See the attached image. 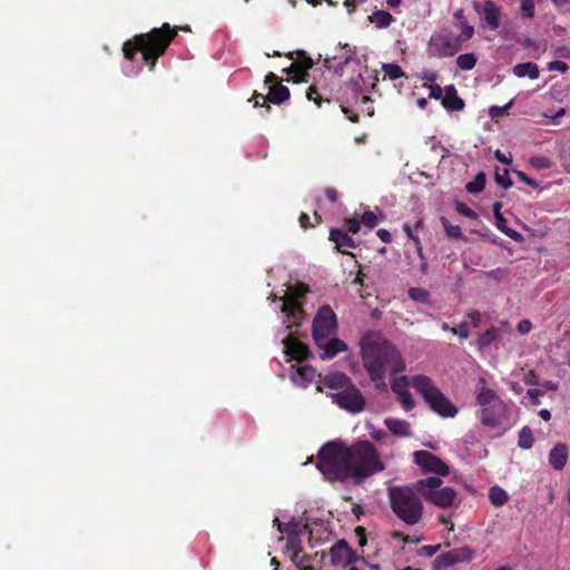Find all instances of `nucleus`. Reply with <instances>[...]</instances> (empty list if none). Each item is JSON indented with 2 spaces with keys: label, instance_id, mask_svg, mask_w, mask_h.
Masks as SVG:
<instances>
[{
  "label": "nucleus",
  "instance_id": "1",
  "mask_svg": "<svg viewBox=\"0 0 570 570\" xmlns=\"http://www.w3.org/2000/svg\"><path fill=\"white\" fill-rule=\"evenodd\" d=\"M361 354L365 370L374 386L380 391L387 390L386 373L394 375L405 368L404 361L396 347L377 332H371L363 336Z\"/></svg>",
  "mask_w": 570,
  "mask_h": 570
},
{
  "label": "nucleus",
  "instance_id": "2",
  "mask_svg": "<svg viewBox=\"0 0 570 570\" xmlns=\"http://www.w3.org/2000/svg\"><path fill=\"white\" fill-rule=\"evenodd\" d=\"M177 27H171L165 22L159 28H154L149 32L139 33L127 40L122 45L124 57L127 60H134L140 52L145 63L153 71L158 59L166 52L171 41L177 37Z\"/></svg>",
  "mask_w": 570,
  "mask_h": 570
},
{
  "label": "nucleus",
  "instance_id": "3",
  "mask_svg": "<svg viewBox=\"0 0 570 570\" xmlns=\"http://www.w3.org/2000/svg\"><path fill=\"white\" fill-rule=\"evenodd\" d=\"M317 469L330 481L352 479L348 446L336 442L325 444L318 452Z\"/></svg>",
  "mask_w": 570,
  "mask_h": 570
},
{
  "label": "nucleus",
  "instance_id": "4",
  "mask_svg": "<svg viewBox=\"0 0 570 570\" xmlns=\"http://www.w3.org/2000/svg\"><path fill=\"white\" fill-rule=\"evenodd\" d=\"M415 482L410 487H392L389 489L390 507L394 514L407 525L420 522L423 515V504Z\"/></svg>",
  "mask_w": 570,
  "mask_h": 570
},
{
  "label": "nucleus",
  "instance_id": "5",
  "mask_svg": "<svg viewBox=\"0 0 570 570\" xmlns=\"http://www.w3.org/2000/svg\"><path fill=\"white\" fill-rule=\"evenodd\" d=\"M352 479L355 484L385 469L374 444L370 441H360L348 446Z\"/></svg>",
  "mask_w": 570,
  "mask_h": 570
},
{
  "label": "nucleus",
  "instance_id": "6",
  "mask_svg": "<svg viewBox=\"0 0 570 570\" xmlns=\"http://www.w3.org/2000/svg\"><path fill=\"white\" fill-rule=\"evenodd\" d=\"M412 385L429 404L431 410L440 416L454 417L458 414V407L441 392L429 376L422 374L413 376Z\"/></svg>",
  "mask_w": 570,
  "mask_h": 570
},
{
  "label": "nucleus",
  "instance_id": "7",
  "mask_svg": "<svg viewBox=\"0 0 570 570\" xmlns=\"http://www.w3.org/2000/svg\"><path fill=\"white\" fill-rule=\"evenodd\" d=\"M443 481L439 476H429L415 481V489L431 504L450 509L459 505L460 499L458 492L451 487H442Z\"/></svg>",
  "mask_w": 570,
  "mask_h": 570
},
{
  "label": "nucleus",
  "instance_id": "8",
  "mask_svg": "<svg viewBox=\"0 0 570 570\" xmlns=\"http://www.w3.org/2000/svg\"><path fill=\"white\" fill-rule=\"evenodd\" d=\"M461 37L454 35L450 29L443 28L430 37L426 45V55L430 58H450L461 50Z\"/></svg>",
  "mask_w": 570,
  "mask_h": 570
},
{
  "label": "nucleus",
  "instance_id": "9",
  "mask_svg": "<svg viewBox=\"0 0 570 570\" xmlns=\"http://www.w3.org/2000/svg\"><path fill=\"white\" fill-rule=\"evenodd\" d=\"M336 330V315L333 309L322 306L313 320V338L315 342H324Z\"/></svg>",
  "mask_w": 570,
  "mask_h": 570
},
{
  "label": "nucleus",
  "instance_id": "10",
  "mask_svg": "<svg viewBox=\"0 0 570 570\" xmlns=\"http://www.w3.org/2000/svg\"><path fill=\"white\" fill-rule=\"evenodd\" d=\"M333 403L351 412L358 413L364 410L366 401L361 391L354 385L330 394Z\"/></svg>",
  "mask_w": 570,
  "mask_h": 570
},
{
  "label": "nucleus",
  "instance_id": "11",
  "mask_svg": "<svg viewBox=\"0 0 570 570\" xmlns=\"http://www.w3.org/2000/svg\"><path fill=\"white\" fill-rule=\"evenodd\" d=\"M265 82L269 83L268 95L265 97L263 95L254 94L252 97L254 107L264 106L266 105V101L279 105L289 99V89L286 86L277 82V76H275L273 72H269L266 76Z\"/></svg>",
  "mask_w": 570,
  "mask_h": 570
},
{
  "label": "nucleus",
  "instance_id": "12",
  "mask_svg": "<svg viewBox=\"0 0 570 570\" xmlns=\"http://www.w3.org/2000/svg\"><path fill=\"white\" fill-rule=\"evenodd\" d=\"M413 458L415 464H417L424 473H434L438 476L450 474L449 465L429 451H415Z\"/></svg>",
  "mask_w": 570,
  "mask_h": 570
},
{
  "label": "nucleus",
  "instance_id": "13",
  "mask_svg": "<svg viewBox=\"0 0 570 570\" xmlns=\"http://www.w3.org/2000/svg\"><path fill=\"white\" fill-rule=\"evenodd\" d=\"M304 294H291L289 296H283L279 299L282 301L281 304V311L286 316V328H291L293 326H297L303 317V308L301 303L298 302V296H302Z\"/></svg>",
  "mask_w": 570,
  "mask_h": 570
},
{
  "label": "nucleus",
  "instance_id": "14",
  "mask_svg": "<svg viewBox=\"0 0 570 570\" xmlns=\"http://www.w3.org/2000/svg\"><path fill=\"white\" fill-rule=\"evenodd\" d=\"M509 415V407L504 402L497 403L495 405L480 409V422L488 428H497L502 425Z\"/></svg>",
  "mask_w": 570,
  "mask_h": 570
},
{
  "label": "nucleus",
  "instance_id": "15",
  "mask_svg": "<svg viewBox=\"0 0 570 570\" xmlns=\"http://www.w3.org/2000/svg\"><path fill=\"white\" fill-rule=\"evenodd\" d=\"M473 550L470 549L469 547L452 549L448 552L440 554L434 560V569L441 570L444 568L452 567L456 563L468 562L473 558Z\"/></svg>",
  "mask_w": 570,
  "mask_h": 570
},
{
  "label": "nucleus",
  "instance_id": "16",
  "mask_svg": "<svg viewBox=\"0 0 570 570\" xmlns=\"http://www.w3.org/2000/svg\"><path fill=\"white\" fill-rule=\"evenodd\" d=\"M391 389L397 395V400L405 411H411L415 406V402L409 391V381L406 376L402 375L395 377L391 383Z\"/></svg>",
  "mask_w": 570,
  "mask_h": 570
},
{
  "label": "nucleus",
  "instance_id": "17",
  "mask_svg": "<svg viewBox=\"0 0 570 570\" xmlns=\"http://www.w3.org/2000/svg\"><path fill=\"white\" fill-rule=\"evenodd\" d=\"M302 534L291 535L285 538V553L289 554L291 561L298 568L308 560V556L302 554Z\"/></svg>",
  "mask_w": 570,
  "mask_h": 570
},
{
  "label": "nucleus",
  "instance_id": "18",
  "mask_svg": "<svg viewBox=\"0 0 570 570\" xmlns=\"http://www.w3.org/2000/svg\"><path fill=\"white\" fill-rule=\"evenodd\" d=\"M330 556L333 563L342 562L346 559V562H352L356 559L354 552L348 547L346 540L342 539L337 541L330 550Z\"/></svg>",
  "mask_w": 570,
  "mask_h": 570
},
{
  "label": "nucleus",
  "instance_id": "19",
  "mask_svg": "<svg viewBox=\"0 0 570 570\" xmlns=\"http://www.w3.org/2000/svg\"><path fill=\"white\" fill-rule=\"evenodd\" d=\"M284 352L289 358L305 360L309 354V350L303 343L287 336L283 338Z\"/></svg>",
  "mask_w": 570,
  "mask_h": 570
},
{
  "label": "nucleus",
  "instance_id": "20",
  "mask_svg": "<svg viewBox=\"0 0 570 570\" xmlns=\"http://www.w3.org/2000/svg\"><path fill=\"white\" fill-rule=\"evenodd\" d=\"M315 377V370L311 365H292L291 379L299 386H307Z\"/></svg>",
  "mask_w": 570,
  "mask_h": 570
},
{
  "label": "nucleus",
  "instance_id": "21",
  "mask_svg": "<svg viewBox=\"0 0 570 570\" xmlns=\"http://www.w3.org/2000/svg\"><path fill=\"white\" fill-rule=\"evenodd\" d=\"M442 106L449 111H460L464 108V100L458 96V91L454 85H449L444 87V97L442 98Z\"/></svg>",
  "mask_w": 570,
  "mask_h": 570
},
{
  "label": "nucleus",
  "instance_id": "22",
  "mask_svg": "<svg viewBox=\"0 0 570 570\" xmlns=\"http://www.w3.org/2000/svg\"><path fill=\"white\" fill-rule=\"evenodd\" d=\"M330 239L335 244V248L343 254H350L346 248H354L356 246L353 238L341 228H332Z\"/></svg>",
  "mask_w": 570,
  "mask_h": 570
},
{
  "label": "nucleus",
  "instance_id": "23",
  "mask_svg": "<svg viewBox=\"0 0 570 570\" xmlns=\"http://www.w3.org/2000/svg\"><path fill=\"white\" fill-rule=\"evenodd\" d=\"M568 461V445L566 443H557L549 452V463L552 469L560 471Z\"/></svg>",
  "mask_w": 570,
  "mask_h": 570
},
{
  "label": "nucleus",
  "instance_id": "24",
  "mask_svg": "<svg viewBox=\"0 0 570 570\" xmlns=\"http://www.w3.org/2000/svg\"><path fill=\"white\" fill-rule=\"evenodd\" d=\"M316 345L323 350L322 358H333L340 352L347 348V345L337 337L324 340V342H315Z\"/></svg>",
  "mask_w": 570,
  "mask_h": 570
},
{
  "label": "nucleus",
  "instance_id": "25",
  "mask_svg": "<svg viewBox=\"0 0 570 570\" xmlns=\"http://www.w3.org/2000/svg\"><path fill=\"white\" fill-rule=\"evenodd\" d=\"M484 20L491 30H497L500 27V7L492 0H487L483 3Z\"/></svg>",
  "mask_w": 570,
  "mask_h": 570
},
{
  "label": "nucleus",
  "instance_id": "26",
  "mask_svg": "<svg viewBox=\"0 0 570 570\" xmlns=\"http://www.w3.org/2000/svg\"><path fill=\"white\" fill-rule=\"evenodd\" d=\"M384 424L393 435L400 438H407L412 435L411 425L405 420L389 417L385 419Z\"/></svg>",
  "mask_w": 570,
  "mask_h": 570
},
{
  "label": "nucleus",
  "instance_id": "27",
  "mask_svg": "<svg viewBox=\"0 0 570 570\" xmlns=\"http://www.w3.org/2000/svg\"><path fill=\"white\" fill-rule=\"evenodd\" d=\"M323 383L326 387L335 390V392L342 391L353 384L347 375L338 372L327 374L324 377Z\"/></svg>",
  "mask_w": 570,
  "mask_h": 570
},
{
  "label": "nucleus",
  "instance_id": "28",
  "mask_svg": "<svg viewBox=\"0 0 570 570\" xmlns=\"http://www.w3.org/2000/svg\"><path fill=\"white\" fill-rule=\"evenodd\" d=\"M274 523L277 524V529L281 533L286 534V537L302 534L304 531L308 530L307 524H302L298 520L293 519L289 522H281L278 518L274 519Z\"/></svg>",
  "mask_w": 570,
  "mask_h": 570
},
{
  "label": "nucleus",
  "instance_id": "29",
  "mask_svg": "<svg viewBox=\"0 0 570 570\" xmlns=\"http://www.w3.org/2000/svg\"><path fill=\"white\" fill-rule=\"evenodd\" d=\"M512 71L518 78L529 77L532 80L537 79L540 75L537 63L531 61L515 65Z\"/></svg>",
  "mask_w": 570,
  "mask_h": 570
},
{
  "label": "nucleus",
  "instance_id": "30",
  "mask_svg": "<svg viewBox=\"0 0 570 570\" xmlns=\"http://www.w3.org/2000/svg\"><path fill=\"white\" fill-rule=\"evenodd\" d=\"M503 402L497 393L489 389V387H482L476 396V403L480 405L481 409L495 405L497 403Z\"/></svg>",
  "mask_w": 570,
  "mask_h": 570
},
{
  "label": "nucleus",
  "instance_id": "31",
  "mask_svg": "<svg viewBox=\"0 0 570 570\" xmlns=\"http://www.w3.org/2000/svg\"><path fill=\"white\" fill-rule=\"evenodd\" d=\"M368 20L374 23L377 28H387L394 20L393 16L385 10H375Z\"/></svg>",
  "mask_w": 570,
  "mask_h": 570
},
{
  "label": "nucleus",
  "instance_id": "32",
  "mask_svg": "<svg viewBox=\"0 0 570 570\" xmlns=\"http://www.w3.org/2000/svg\"><path fill=\"white\" fill-rule=\"evenodd\" d=\"M454 18L460 22L461 41L471 39L474 35V28L469 24L468 20L465 19L464 11L462 9L456 10L454 12Z\"/></svg>",
  "mask_w": 570,
  "mask_h": 570
},
{
  "label": "nucleus",
  "instance_id": "33",
  "mask_svg": "<svg viewBox=\"0 0 570 570\" xmlns=\"http://www.w3.org/2000/svg\"><path fill=\"white\" fill-rule=\"evenodd\" d=\"M498 334L499 330L493 326L483 332L476 342L479 350L484 351L489 347L498 338Z\"/></svg>",
  "mask_w": 570,
  "mask_h": 570
},
{
  "label": "nucleus",
  "instance_id": "34",
  "mask_svg": "<svg viewBox=\"0 0 570 570\" xmlns=\"http://www.w3.org/2000/svg\"><path fill=\"white\" fill-rule=\"evenodd\" d=\"M534 436L529 426H523L518 435V446L523 450H529L533 446Z\"/></svg>",
  "mask_w": 570,
  "mask_h": 570
},
{
  "label": "nucleus",
  "instance_id": "35",
  "mask_svg": "<svg viewBox=\"0 0 570 570\" xmlns=\"http://www.w3.org/2000/svg\"><path fill=\"white\" fill-rule=\"evenodd\" d=\"M487 176L483 171H479L472 181L465 185V190L469 194H478L484 189Z\"/></svg>",
  "mask_w": 570,
  "mask_h": 570
},
{
  "label": "nucleus",
  "instance_id": "36",
  "mask_svg": "<svg viewBox=\"0 0 570 570\" xmlns=\"http://www.w3.org/2000/svg\"><path fill=\"white\" fill-rule=\"evenodd\" d=\"M489 499L494 507H502L508 501L509 497L503 489L494 485L490 489Z\"/></svg>",
  "mask_w": 570,
  "mask_h": 570
},
{
  "label": "nucleus",
  "instance_id": "37",
  "mask_svg": "<svg viewBox=\"0 0 570 570\" xmlns=\"http://www.w3.org/2000/svg\"><path fill=\"white\" fill-rule=\"evenodd\" d=\"M495 226L511 239L517 242L522 240V235L515 229L508 227L507 219L503 216L495 218Z\"/></svg>",
  "mask_w": 570,
  "mask_h": 570
},
{
  "label": "nucleus",
  "instance_id": "38",
  "mask_svg": "<svg viewBox=\"0 0 570 570\" xmlns=\"http://www.w3.org/2000/svg\"><path fill=\"white\" fill-rule=\"evenodd\" d=\"M476 57L474 53H463L456 58V65L461 70L468 71L475 67Z\"/></svg>",
  "mask_w": 570,
  "mask_h": 570
},
{
  "label": "nucleus",
  "instance_id": "39",
  "mask_svg": "<svg viewBox=\"0 0 570 570\" xmlns=\"http://www.w3.org/2000/svg\"><path fill=\"white\" fill-rule=\"evenodd\" d=\"M441 223L444 227L446 235L450 238H453V239H463L464 238V235H463L460 226L452 225L445 217H441Z\"/></svg>",
  "mask_w": 570,
  "mask_h": 570
},
{
  "label": "nucleus",
  "instance_id": "40",
  "mask_svg": "<svg viewBox=\"0 0 570 570\" xmlns=\"http://www.w3.org/2000/svg\"><path fill=\"white\" fill-rule=\"evenodd\" d=\"M365 80L362 73H358L355 79H352L346 83V89H350L354 97H358L364 91Z\"/></svg>",
  "mask_w": 570,
  "mask_h": 570
},
{
  "label": "nucleus",
  "instance_id": "41",
  "mask_svg": "<svg viewBox=\"0 0 570 570\" xmlns=\"http://www.w3.org/2000/svg\"><path fill=\"white\" fill-rule=\"evenodd\" d=\"M382 70L385 76H387L391 80H396L399 78L404 77V72L399 65L395 63H383Z\"/></svg>",
  "mask_w": 570,
  "mask_h": 570
},
{
  "label": "nucleus",
  "instance_id": "42",
  "mask_svg": "<svg viewBox=\"0 0 570 570\" xmlns=\"http://www.w3.org/2000/svg\"><path fill=\"white\" fill-rule=\"evenodd\" d=\"M509 174L510 171L507 168H503L502 170L497 168L495 170L494 179L497 184H499L504 189H508L513 185V181L509 177Z\"/></svg>",
  "mask_w": 570,
  "mask_h": 570
},
{
  "label": "nucleus",
  "instance_id": "43",
  "mask_svg": "<svg viewBox=\"0 0 570 570\" xmlns=\"http://www.w3.org/2000/svg\"><path fill=\"white\" fill-rule=\"evenodd\" d=\"M351 62L360 63V59L355 57V52L353 50H350V53L335 67L334 72L342 76L345 66Z\"/></svg>",
  "mask_w": 570,
  "mask_h": 570
},
{
  "label": "nucleus",
  "instance_id": "44",
  "mask_svg": "<svg viewBox=\"0 0 570 570\" xmlns=\"http://www.w3.org/2000/svg\"><path fill=\"white\" fill-rule=\"evenodd\" d=\"M409 296L413 301L426 303L429 301V292L424 288L412 287L409 289Z\"/></svg>",
  "mask_w": 570,
  "mask_h": 570
},
{
  "label": "nucleus",
  "instance_id": "45",
  "mask_svg": "<svg viewBox=\"0 0 570 570\" xmlns=\"http://www.w3.org/2000/svg\"><path fill=\"white\" fill-rule=\"evenodd\" d=\"M530 164L537 169H549L552 165L551 160L544 156L531 157Z\"/></svg>",
  "mask_w": 570,
  "mask_h": 570
},
{
  "label": "nucleus",
  "instance_id": "46",
  "mask_svg": "<svg viewBox=\"0 0 570 570\" xmlns=\"http://www.w3.org/2000/svg\"><path fill=\"white\" fill-rule=\"evenodd\" d=\"M521 12L527 18H533L534 16V2L533 0H521L520 3Z\"/></svg>",
  "mask_w": 570,
  "mask_h": 570
},
{
  "label": "nucleus",
  "instance_id": "47",
  "mask_svg": "<svg viewBox=\"0 0 570 570\" xmlns=\"http://www.w3.org/2000/svg\"><path fill=\"white\" fill-rule=\"evenodd\" d=\"M361 223L368 228H373L377 225L379 220L373 212H365L362 215Z\"/></svg>",
  "mask_w": 570,
  "mask_h": 570
},
{
  "label": "nucleus",
  "instance_id": "48",
  "mask_svg": "<svg viewBox=\"0 0 570 570\" xmlns=\"http://www.w3.org/2000/svg\"><path fill=\"white\" fill-rule=\"evenodd\" d=\"M455 209L458 213H460L461 215H463L468 218H472V219L478 218L476 213L463 203H458L455 206Z\"/></svg>",
  "mask_w": 570,
  "mask_h": 570
},
{
  "label": "nucleus",
  "instance_id": "49",
  "mask_svg": "<svg viewBox=\"0 0 570 570\" xmlns=\"http://www.w3.org/2000/svg\"><path fill=\"white\" fill-rule=\"evenodd\" d=\"M514 174L517 175V177L524 184H527L528 186L534 188V189H538L540 188V184L535 180V179H532L530 178L529 176H527L523 171L521 170H514Z\"/></svg>",
  "mask_w": 570,
  "mask_h": 570
},
{
  "label": "nucleus",
  "instance_id": "50",
  "mask_svg": "<svg viewBox=\"0 0 570 570\" xmlns=\"http://www.w3.org/2000/svg\"><path fill=\"white\" fill-rule=\"evenodd\" d=\"M306 97L308 100H313L318 107L322 102V95L318 91L316 86H311L306 92Z\"/></svg>",
  "mask_w": 570,
  "mask_h": 570
},
{
  "label": "nucleus",
  "instance_id": "51",
  "mask_svg": "<svg viewBox=\"0 0 570 570\" xmlns=\"http://www.w3.org/2000/svg\"><path fill=\"white\" fill-rule=\"evenodd\" d=\"M513 101L511 100L510 102H508L505 106L503 107H499V106H492L490 109H489V114L492 118H497V117H500L502 115H504L509 109L510 107L512 106Z\"/></svg>",
  "mask_w": 570,
  "mask_h": 570
},
{
  "label": "nucleus",
  "instance_id": "52",
  "mask_svg": "<svg viewBox=\"0 0 570 570\" xmlns=\"http://www.w3.org/2000/svg\"><path fill=\"white\" fill-rule=\"evenodd\" d=\"M297 55L303 59L302 68L304 70V76H307V70H309L313 67V60L303 50H298Z\"/></svg>",
  "mask_w": 570,
  "mask_h": 570
},
{
  "label": "nucleus",
  "instance_id": "53",
  "mask_svg": "<svg viewBox=\"0 0 570 570\" xmlns=\"http://www.w3.org/2000/svg\"><path fill=\"white\" fill-rule=\"evenodd\" d=\"M451 332L463 340L470 336L468 325L465 323H461L458 327H452Z\"/></svg>",
  "mask_w": 570,
  "mask_h": 570
},
{
  "label": "nucleus",
  "instance_id": "54",
  "mask_svg": "<svg viewBox=\"0 0 570 570\" xmlns=\"http://www.w3.org/2000/svg\"><path fill=\"white\" fill-rule=\"evenodd\" d=\"M548 70L564 72L568 70V65L561 60H554L548 63Z\"/></svg>",
  "mask_w": 570,
  "mask_h": 570
},
{
  "label": "nucleus",
  "instance_id": "55",
  "mask_svg": "<svg viewBox=\"0 0 570 570\" xmlns=\"http://www.w3.org/2000/svg\"><path fill=\"white\" fill-rule=\"evenodd\" d=\"M443 92H444V89H442L440 85L433 83L430 86L429 97L431 99H442Z\"/></svg>",
  "mask_w": 570,
  "mask_h": 570
},
{
  "label": "nucleus",
  "instance_id": "56",
  "mask_svg": "<svg viewBox=\"0 0 570 570\" xmlns=\"http://www.w3.org/2000/svg\"><path fill=\"white\" fill-rule=\"evenodd\" d=\"M533 405H539V397L543 395V391L540 389H529L527 392Z\"/></svg>",
  "mask_w": 570,
  "mask_h": 570
},
{
  "label": "nucleus",
  "instance_id": "57",
  "mask_svg": "<svg viewBox=\"0 0 570 570\" xmlns=\"http://www.w3.org/2000/svg\"><path fill=\"white\" fill-rule=\"evenodd\" d=\"M346 226L351 233L356 234L361 229V222L356 218H350L346 219Z\"/></svg>",
  "mask_w": 570,
  "mask_h": 570
},
{
  "label": "nucleus",
  "instance_id": "58",
  "mask_svg": "<svg viewBox=\"0 0 570 570\" xmlns=\"http://www.w3.org/2000/svg\"><path fill=\"white\" fill-rule=\"evenodd\" d=\"M494 157L502 164L510 165L512 163L511 154L505 155L499 149L494 151Z\"/></svg>",
  "mask_w": 570,
  "mask_h": 570
},
{
  "label": "nucleus",
  "instance_id": "59",
  "mask_svg": "<svg viewBox=\"0 0 570 570\" xmlns=\"http://www.w3.org/2000/svg\"><path fill=\"white\" fill-rule=\"evenodd\" d=\"M524 383L527 385H537L539 384L538 375L534 371H529L524 376Z\"/></svg>",
  "mask_w": 570,
  "mask_h": 570
},
{
  "label": "nucleus",
  "instance_id": "60",
  "mask_svg": "<svg viewBox=\"0 0 570 570\" xmlns=\"http://www.w3.org/2000/svg\"><path fill=\"white\" fill-rule=\"evenodd\" d=\"M518 331L521 333V334H527L531 331L532 328V324L530 321L528 320H522L519 322L518 324Z\"/></svg>",
  "mask_w": 570,
  "mask_h": 570
},
{
  "label": "nucleus",
  "instance_id": "61",
  "mask_svg": "<svg viewBox=\"0 0 570 570\" xmlns=\"http://www.w3.org/2000/svg\"><path fill=\"white\" fill-rule=\"evenodd\" d=\"M420 77H421V79H423V80H426V81H431V82H433V81H435V80H436V78H438V72H436V71H431V70H423V71L421 72V76H420Z\"/></svg>",
  "mask_w": 570,
  "mask_h": 570
},
{
  "label": "nucleus",
  "instance_id": "62",
  "mask_svg": "<svg viewBox=\"0 0 570 570\" xmlns=\"http://www.w3.org/2000/svg\"><path fill=\"white\" fill-rule=\"evenodd\" d=\"M440 547H441L440 544H436V546H423V547L421 548V551H422L425 556H428V557H432V556H434V554L439 551Z\"/></svg>",
  "mask_w": 570,
  "mask_h": 570
},
{
  "label": "nucleus",
  "instance_id": "63",
  "mask_svg": "<svg viewBox=\"0 0 570 570\" xmlns=\"http://www.w3.org/2000/svg\"><path fill=\"white\" fill-rule=\"evenodd\" d=\"M355 532L358 537V544L360 547H364L366 544V534H365V529L363 527H357L355 529Z\"/></svg>",
  "mask_w": 570,
  "mask_h": 570
},
{
  "label": "nucleus",
  "instance_id": "64",
  "mask_svg": "<svg viewBox=\"0 0 570 570\" xmlns=\"http://www.w3.org/2000/svg\"><path fill=\"white\" fill-rule=\"evenodd\" d=\"M376 234L383 243H390L392 240L390 232L384 228L379 229Z\"/></svg>",
  "mask_w": 570,
  "mask_h": 570
}]
</instances>
